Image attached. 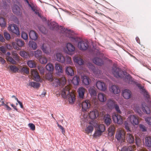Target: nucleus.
<instances>
[{
	"instance_id": "nucleus-64",
	"label": "nucleus",
	"mask_w": 151,
	"mask_h": 151,
	"mask_svg": "<svg viewBox=\"0 0 151 151\" xmlns=\"http://www.w3.org/2000/svg\"><path fill=\"white\" fill-rule=\"evenodd\" d=\"M145 120L147 124L149 125H151V117H148L146 118L145 119Z\"/></svg>"
},
{
	"instance_id": "nucleus-51",
	"label": "nucleus",
	"mask_w": 151,
	"mask_h": 151,
	"mask_svg": "<svg viewBox=\"0 0 151 151\" xmlns=\"http://www.w3.org/2000/svg\"><path fill=\"white\" fill-rule=\"evenodd\" d=\"M30 46L32 47L33 50H35L37 47V44L35 42H30L29 43Z\"/></svg>"
},
{
	"instance_id": "nucleus-22",
	"label": "nucleus",
	"mask_w": 151,
	"mask_h": 151,
	"mask_svg": "<svg viewBox=\"0 0 151 151\" xmlns=\"http://www.w3.org/2000/svg\"><path fill=\"white\" fill-rule=\"evenodd\" d=\"M29 35L30 39L35 40L37 39L38 37V35L37 33L33 30L30 31L29 33Z\"/></svg>"
},
{
	"instance_id": "nucleus-24",
	"label": "nucleus",
	"mask_w": 151,
	"mask_h": 151,
	"mask_svg": "<svg viewBox=\"0 0 151 151\" xmlns=\"http://www.w3.org/2000/svg\"><path fill=\"white\" fill-rule=\"evenodd\" d=\"M93 61L94 63L98 65H101L104 63L103 61L101 59L97 57L93 59Z\"/></svg>"
},
{
	"instance_id": "nucleus-3",
	"label": "nucleus",
	"mask_w": 151,
	"mask_h": 151,
	"mask_svg": "<svg viewBox=\"0 0 151 151\" xmlns=\"http://www.w3.org/2000/svg\"><path fill=\"white\" fill-rule=\"evenodd\" d=\"M49 80L52 83V85L55 87L58 86L60 85H64L65 84L66 82V80L64 77L59 79L50 78Z\"/></svg>"
},
{
	"instance_id": "nucleus-60",
	"label": "nucleus",
	"mask_w": 151,
	"mask_h": 151,
	"mask_svg": "<svg viewBox=\"0 0 151 151\" xmlns=\"http://www.w3.org/2000/svg\"><path fill=\"white\" fill-rule=\"evenodd\" d=\"M102 132H101V131L97 129L96 131L94 134V136L96 137H99L101 135Z\"/></svg>"
},
{
	"instance_id": "nucleus-49",
	"label": "nucleus",
	"mask_w": 151,
	"mask_h": 151,
	"mask_svg": "<svg viewBox=\"0 0 151 151\" xmlns=\"http://www.w3.org/2000/svg\"><path fill=\"white\" fill-rule=\"evenodd\" d=\"M93 127L91 126H89L85 129L86 132L87 134L91 133L93 131Z\"/></svg>"
},
{
	"instance_id": "nucleus-48",
	"label": "nucleus",
	"mask_w": 151,
	"mask_h": 151,
	"mask_svg": "<svg viewBox=\"0 0 151 151\" xmlns=\"http://www.w3.org/2000/svg\"><path fill=\"white\" fill-rule=\"evenodd\" d=\"M93 53L96 56H99V57L102 56V53H101L99 50L96 49H94L93 52Z\"/></svg>"
},
{
	"instance_id": "nucleus-1",
	"label": "nucleus",
	"mask_w": 151,
	"mask_h": 151,
	"mask_svg": "<svg viewBox=\"0 0 151 151\" xmlns=\"http://www.w3.org/2000/svg\"><path fill=\"white\" fill-rule=\"evenodd\" d=\"M112 72L114 76L116 78H122L124 79H127L129 81H131L132 80V77L129 74H125L122 70L118 67L116 65H114L113 66Z\"/></svg>"
},
{
	"instance_id": "nucleus-55",
	"label": "nucleus",
	"mask_w": 151,
	"mask_h": 151,
	"mask_svg": "<svg viewBox=\"0 0 151 151\" xmlns=\"http://www.w3.org/2000/svg\"><path fill=\"white\" fill-rule=\"evenodd\" d=\"M21 37L24 40H27L28 38V35L27 34L24 32H22V33Z\"/></svg>"
},
{
	"instance_id": "nucleus-42",
	"label": "nucleus",
	"mask_w": 151,
	"mask_h": 151,
	"mask_svg": "<svg viewBox=\"0 0 151 151\" xmlns=\"http://www.w3.org/2000/svg\"><path fill=\"white\" fill-rule=\"evenodd\" d=\"M96 128L101 132H103L105 130V127L104 125L103 124L100 125H97L96 126Z\"/></svg>"
},
{
	"instance_id": "nucleus-56",
	"label": "nucleus",
	"mask_w": 151,
	"mask_h": 151,
	"mask_svg": "<svg viewBox=\"0 0 151 151\" xmlns=\"http://www.w3.org/2000/svg\"><path fill=\"white\" fill-rule=\"evenodd\" d=\"M135 141L138 147H140L141 145V139L139 138L136 137Z\"/></svg>"
},
{
	"instance_id": "nucleus-47",
	"label": "nucleus",
	"mask_w": 151,
	"mask_h": 151,
	"mask_svg": "<svg viewBox=\"0 0 151 151\" xmlns=\"http://www.w3.org/2000/svg\"><path fill=\"white\" fill-rule=\"evenodd\" d=\"M41 48L43 52L46 54H48L49 53V51L47 49V47L46 44H43L41 47Z\"/></svg>"
},
{
	"instance_id": "nucleus-5",
	"label": "nucleus",
	"mask_w": 151,
	"mask_h": 151,
	"mask_svg": "<svg viewBox=\"0 0 151 151\" xmlns=\"http://www.w3.org/2000/svg\"><path fill=\"white\" fill-rule=\"evenodd\" d=\"M8 29L9 31L17 35H20L18 28L15 24H10L9 25Z\"/></svg>"
},
{
	"instance_id": "nucleus-53",
	"label": "nucleus",
	"mask_w": 151,
	"mask_h": 151,
	"mask_svg": "<svg viewBox=\"0 0 151 151\" xmlns=\"http://www.w3.org/2000/svg\"><path fill=\"white\" fill-rule=\"evenodd\" d=\"M10 70L14 73H16L18 71L19 69L15 66L10 65Z\"/></svg>"
},
{
	"instance_id": "nucleus-38",
	"label": "nucleus",
	"mask_w": 151,
	"mask_h": 151,
	"mask_svg": "<svg viewBox=\"0 0 151 151\" xmlns=\"http://www.w3.org/2000/svg\"><path fill=\"white\" fill-rule=\"evenodd\" d=\"M80 81V80L79 77L77 76H75L73 78L72 82L73 84L77 85L79 84Z\"/></svg>"
},
{
	"instance_id": "nucleus-36",
	"label": "nucleus",
	"mask_w": 151,
	"mask_h": 151,
	"mask_svg": "<svg viewBox=\"0 0 151 151\" xmlns=\"http://www.w3.org/2000/svg\"><path fill=\"white\" fill-rule=\"evenodd\" d=\"M66 74L70 76H72L74 74V71L73 68L70 66L67 67L66 69Z\"/></svg>"
},
{
	"instance_id": "nucleus-28",
	"label": "nucleus",
	"mask_w": 151,
	"mask_h": 151,
	"mask_svg": "<svg viewBox=\"0 0 151 151\" xmlns=\"http://www.w3.org/2000/svg\"><path fill=\"white\" fill-rule=\"evenodd\" d=\"M82 82L85 85H88L91 82V80L89 78L86 76H83L82 78Z\"/></svg>"
},
{
	"instance_id": "nucleus-40",
	"label": "nucleus",
	"mask_w": 151,
	"mask_h": 151,
	"mask_svg": "<svg viewBox=\"0 0 151 151\" xmlns=\"http://www.w3.org/2000/svg\"><path fill=\"white\" fill-rule=\"evenodd\" d=\"M20 55L22 57L25 58H27L29 57V54L24 51H22L20 52Z\"/></svg>"
},
{
	"instance_id": "nucleus-14",
	"label": "nucleus",
	"mask_w": 151,
	"mask_h": 151,
	"mask_svg": "<svg viewBox=\"0 0 151 151\" xmlns=\"http://www.w3.org/2000/svg\"><path fill=\"white\" fill-rule=\"evenodd\" d=\"M132 95L131 91L128 89L124 90L122 91V96L124 98L126 99H130Z\"/></svg>"
},
{
	"instance_id": "nucleus-30",
	"label": "nucleus",
	"mask_w": 151,
	"mask_h": 151,
	"mask_svg": "<svg viewBox=\"0 0 151 151\" xmlns=\"http://www.w3.org/2000/svg\"><path fill=\"white\" fill-rule=\"evenodd\" d=\"M98 98L101 102H104L106 100V98L105 94L102 93H99L98 95Z\"/></svg>"
},
{
	"instance_id": "nucleus-25",
	"label": "nucleus",
	"mask_w": 151,
	"mask_h": 151,
	"mask_svg": "<svg viewBox=\"0 0 151 151\" xmlns=\"http://www.w3.org/2000/svg\"><path fill=\"white\" fill-rule=\"evenodd\" d=\"M57 60L61 63L65 62V58L63 55L60 53H57L56 55Z\"/></svg>"
},
{
	"instance_id": "nucleus-13",
	"label": "nucleus",
	"mask_w": 151,
	"mask_h": 151,
	"mask_svg": "<svg viewBox=\"0 0 151 151\" xmlns=\"http://www.w3.org/2000/svg\"><path fill=\"white\" fill-rule=\"evenodd\" d=\"M81 106L83 111H86L91 106L90 101L89 100H85L82 102Z\"/></svg>"
},
{
	"instance_id": "nucleus-23",
	"label": "nucleus",
	"mask_w": 151,
	"mask_h": 151,
	"mask_svg": "<svg viewBox=\"0 0 151 151\" xmlns=\"http://www.w3.org/2000/svg\"><path fill=\"white\" fill-rule=\"evenodd\" d=\"M73 59L75 62L78 63L80 65H82L84 63L83 60L79 56H75Z\"/></svg>"
},
{
	"instance_id": "nucleus-50",
	"label": "nucleus",
	"mask_w": 151,
	"mask_h": 151,
	"mask_svg": "<svg viewBox=\"0 0 151 151\" xmlns=\"http://www.w3.org/2000/svg\"><path fill=\"white\" fill-rule=\"evenodd\" d=\"M134 109L137 113L139 114L141 112L140 108L138 104H136L135 105L134 107Z\"/></svg>"
},
{
	"instance_id": "nucleus-61",
	"label": "nucleus",
	"mask_w": 151,
	"mask_h": 151,
	"mask_svg": "<svg viewBox=\"0 0 151 151\" xmlns=\"http://www.w3.org/2000/svg\"><path fill=\"white\" fill-rule=\"evenodd\" d=\"M4 35L5 39L7 40H9L10 39V36L9 34L6 32L4 33Z\"/></svg>"
},
{
	"instance_id": "nucleus-39",
	"label": "nucleus",
	"mask_w": 151,
	"mask_h": 151,
	"mask_svg": "<svg viewBox=\"0 0 151 151\" xmlns=\"http://www.w3.org/2000/svg\"><path fill=\"white\" fill-rule=\"evenodd\" d=\"M29 86L35 88H38L40 86V84L36 82H30L29 83Z\"/></svg>"
},
{
	"instance_id": "nucleus-12",
	"label": "nucleus",
	"mask_w": 151,
	"mask_h": 151,
	"mask_svg": "<svg viewBox=\"0 0 151 151\" xmlns=\"http://www.w3.org/2000/svg\"><path fill=\"white\" fill-rule=\"evenodd\" d=\"M65 32L66 33V36L70 38L71 40L75 41L76 42L78 41L79 39L78 37L74 36L73 35V33L70 30H65Z\"/></svg>"
},
{
	"instance_id": "nucleus-43",
	"label": "nucleus",
	"mask_w": 151,
	"mask_h": 151,
	"mask_svg": "<svg viewBox=\"0 0 151 151\" xmlns=\"http://www.w3.org/2000/svg\"><path fill=\"white\" fill-rule=\"evenodd\" d=\"M38 60H39L40 62L42 64H45L47 61V58L44 56H42L40 57Z\"/></svg>"
},
{
	"instance_id": "nucleus-32",
	"label": "nucleus",
	"mask_w": 151,
	"mask_h": 151,
	"mask_svg": "<svg viewBox=\"0 0 151 151\" xmlns=\"http://www.w3.org/2000/svg\"><path fill=\"white\" fill-rule=\"evenodd\" d=\"M32 53L34 55L35 57L38 59L42 56V52L40 50H38L35 51H32Z\"/></svg>"
},
{
	"instance_id": "nucleus-45",
	"label": "nucleus",
	"mask_w": 151,
	"mask_h": 151,
	"mask_svg": "<svg viewBox=\"0 0 151 151\" xmlns=\"http://www.w3.org/2000/svg\"><path fill=\"white\" fill-rule=\"evenodd\" d=\"M20 71L22 73L28 74L29 73V68L27 67H23L20 70Z\"/></svg>"
},
{
	"instance_id": "nucleus-62",
	"label": "nucleus",
	"mask_w": 151,
	"mask_h": 151,
	"mask_svg": "<svg viewBox=\"0 0 151 151\" xmlns=\"http://www.w3.org/2000/svg\"><path fill=\"white\" fill-rule=\"evenodd\" d=\"M114 107L118 113L121 114V111L119 109V106L117 104H115Z\"/></svg>"
},
{
	"instance_id": "nucleus-27",
	"label": "nucleus",
	"mask_w": 151,
	"mask_h": 151,
	"mask_svg": "<svg viewBox=\"0 0 151 151\" xmlns=\"http://www.w3.org/2000/svg\"><path fill=\"white\" fill-rule=\"evenodd\" d=\"M31 74L32 76L33 77L35 80H37L39 79L40 78L38 73L37 71L33 69L31 71Z\"/></svg>"
},
{
	"instance_id": "nucleus-21",
	"label": "nucleus",
	"mask_w": 151,
	"mask_h": 151,
	"mask_svg": "<svg viewBox=\"0 0 151 151\" xmlns=\"http://www.w3.org/2000/svg\"><path fill=\"white\" fill-rule=\"evenodd\" d=\"M136 150V147L134 145H132L128 147H124L122 150V151H134Z\"/></svg>"
},
{
	"instance_id": "nucleus-59",
	"label": "nucleus",
	"mask_w": 151,
	"mask_h": 151,
	"mask_svg": "<svg viewBox=\"0 0 151 151\" xmlns=\"http://www.w3.org/2000/svg\"><path fill=\"white\" fill-rule=\"evenodd\" d=\"M115 129V127L113 125H111L108 129V132L109 133H111L112 134L113 133Z\"/></svg>"
},
{
	"instance_id": "nucleus-34",
	"label": "nucleus",
	"mask_w": 151,
	"mask_h": 151,
	"mask_svg": "<svg viewBox=\"0 0 151 151\" xmlns=\"http://www.w3.org/2000/svg\"><path fill=\"white\" fill-rule=\"evenodd\" d=\"M115 105V101L111 99L108 100L106 104L107 107L110 109L113 108Z\"/></svg>"
},
{
	"instance_id": "nucleus-11",
	"label": "nucleus",
	"mask_w": 151,
	"mask_h": 151,
	"mask_svg": "<svg viewBox=\"0 0 151 151\" xmlns=\"http://www.w3.org/2000/svg\"><path fill=\"white\" fill-rule=\"evenodd\" d=\"M66 48L67 50H66V52L67 54L70 55L74 54L75 50V47L72 44L70 43H67Z\"/></svg>"
},
{
	"instance_id": "nucleus-9",
	"label": "nucleus",
	"mask_w": 151,
	"mask_h": 151,
	"mask_svg": "<svg viewBox=\"0 0 151 151\" xmlns=\"http://www.w3.org/2000/svg\"><path fill=\"white\" fill-rule=\"evenodd\" d=\"M112 119L114 122L118 124H122L123 122V117L120 115L116 114L113 115Z\"/></svg>"
},
{
	"instance_id": "nucleus-37",
	"label": "nucleus",
	"mask_w": 151,
	"mask_h": 151,
	"mask_svg": "<svg viewBox=\"0 0 151 151\" xmlns=\"http://www.w3.org/2000/svg\"><path fill=\"white\" fill-rule=\"evenodd\" d=\"M145 143L148 147H151V137L148 136L145 138Z\"/></svg>"
},
{
	"instance_id": "nucleus-63",
	"label": "nucleus",
	"mask_w": 151,
	"mask_h": 151,
	"mask_svg": "<svg viewBox=\"0 0 151 151\" xmlns=\"http://www.w3.org/2000/svg\"><path fill=\"white\" fill-rule=\"evenodd\" d=\"M139 127L140 129L143 132L147 131V128L144 125L142 124H140L139 125Z\"/></svg>"
},
{
	"instance_id": "nucleus-10",
	"label": "nucleus",
	"mask_w": 151,
	"mask_h": 151,
	"mask_svg": "<svg viewBox=\"0 0 151 151\" xmlns=\"http://www.w3.org/2000/svg\"><path fill=\"white\" fill-rule=\"evenodd\" d=\"M137 86L140 90L142 91L144 96L148 101H149L150 99V96L147 91L145 89L144 86H142L140 84H137Z\"/></svg>"
},
{
	"instance_id": "nucleus-15",
	"label": "nucleus",
	"mask_w": 151,
	"mask_h": 151,
	"mask_svg": "<svg viewBox=\"0 0 151 151\" xmlns=\"http://www.w3.org/2000/svg\"><path fill=\"white\" fill-rule=\"evenodd\" d=\"M131 123L134 125H137L139 123V119L137 116L131 115L129 117Z\"/></svg>"
},
{
	"instance_id": "nucleus-20",
	"label": "nucleus",
	"mask_w": 151,
	"mask_h": 151,
	"mask_svg": "<svg viewBox=\"0 0 151 151\" xmlns=\"http://www.w3.org/2000/svg\"><path fill=\"white\" fill-rule=\"evenodd\" d=\"M99 115L98 111L96 110L91 111L89 114V116L90 119H93L98 116Z\"/></svg>"
},
{
	"instance_id": "nucleus-46",
	"label": "nucleus",
	"mask_w": 151,
	"mask_h": 151,
	"mask_svg": "<svg viewBox=\"0 0 151 151\" xmlns=\"http://www.w3.org/2000/svg\"><path fill=\"white\" fill-rule=\"evenodd\" d=\"M46 68L47 70L52 71L54 69V67L52 64L49 63L47 64L46 66Z\"/></svg>"
},
{
	"instance_id": "nucleus-44",
	"label": "nucleus",
	"mask_w": 151,
	"mask_h": 151,
	"mask_svg": "<svg viewBox=\"0 0 151 151\" xmlns=\"http://www.w3.org/2000/svg\"><path fill=\"white\" fill-rule=\"evenodd\" d=\"M27 65L29 67L31 68H35L36 67L35 62L33 60L28 61L27 63Z\"/></svg>"
},
{
	"instance_id": "nucleus-33",
	"label": "nucleus",
	"mask_w": 151,
	"mask_h": 151,
	"mask_svg": "<svg viewBox=\"0 0 151 151\" xmlns=\"http://www.w3.org/2000/svg\"><path fill=\"white\" fill-rule=\"evenodd\" d=\"M145 104V103H143L142 104V109L144 112L145 113L147 114H149L150 112V108Z\"/></svg>"
},
{
	"instance_id": "nucleus-8",
	"label": "nucleus",
	"mask_w": 151,
	"mask_h": 151,
	"mask_svg": "<svg viewBox=\"0 0 151 151\" xmlns=\"http://www.w3.org/2000/svg\"><path fill=\"white\" fill-rule=\"evenodd\" d=\"M125 133L123 129H119L115 135L116 138L118 140L123 139L124 138Z\"/></svg>"
},
{
	"instance_id": "nucleus-26",
	"label": "nucleus",
	"mask_w": 151,
	"mask_h": 151,
	"mask_svg": "<svg viewBox=\"0 0 151 151\" xmlns=\"http://www.w3.org/2000/svg\"><path fill=\"white\" fill-rule=\"evenodd\" d=\"M86 90L83 87H81L79 88L78 90V92L79 97L81 98H83L84 93Z\"/></svg>"
},
{
	"instance_id": "nucleus-41",
	"label": "nucleus",
	"mask_w": 151,
	"mask_h": 151,
	"mask_svg": "<svg viewBox=\"0 0 151 151\" xmlns=\"http://www.w3.org/2000/svg\"><path fill=\"white\" fill-rule=\"evenodd\" d=\"M89 92L91 96H95L96 95V92L93 87H91L89 90Z\"/></svg>"
},
{
	"instance_id": "nucleus-57",
	"label": "nucleus",
	"mask_w": 151,
	"mask_h": 151,
	"mask_svg": "<svg viewBox=\"0 0 151 151\" xmlns=\"http://www.w3.org/2000/svg\"><path fill=\"white\" fill-rule=\"evenodd\" d=\"M7 60L11 63L12 64H15L16 62L13 59V58L10 57L9 56L7 58Z\"/></svg>"
},
{
	"instance_id": "nucleus-35",
	"label": "nucleus",
	"mask_w": 151,
	"mask_h": 151,
	"mask_svg": "<svg viewBox=\"0 0 151 151\" xmlns=\"http://www.w3.org/2000/svg\"><path fill=\"white\" fill-rule=\"evenodd\" d=\"M12 9L13 12L15 14H18L20 12V9L17 5L14 6Z\"/></svg>"
},
{
	"instance_id": "nucleus-17",
	"label": "nucleus",
	"mask_w": 151,
	"mask_h": 151,
	"mask_svg": "<svg viewBox=\"0 0 151 151\" xmlns=\"http://www.w3.org/2000/svg\"><path fill=\"white\" fill-rule=\"evenodd\" d=\"M96 85L98 88L100 90L105 91L106 89V87L105 83L102 81H97Z\"/></svg>"
},
{
	"instance_id": "nucleus-52",
	"label": "nucleus",
	"mask_w": 151,
	"mask_h": 151,
	"mask_svg": "<svg viewBox=\"0 0 151 151\" xmlns=\"http://www.w3.org/2000/svg\"><path fill=\"white\" fill-rule=\"evenodd\" d=\"M6 23L4 19L2 17H0V25L1 27H5Z\"/></svg>"
},
{
	"instance_id": "nucleus-4",
	"label": "nucleus",
	"mask_w": 151,
	"mask_h": 151,
	"mask_svg": "<svg viewBox=\"0 0 151 151\" xmlns=\"http://www.w3.org/2000/svg\"><path fill=\"white\" fill-rule=\"evenodd\" d=\"M24 1L27 2L29 7L31 8L32 10L34 12L35 14L37 15L40 18H42L43 16L39 13L40 9L36 4H34L33 3H29L28 0H24Z\"/></svg>"
},
{
	"instance_id": "nucleus-19",
	"label": "nucleus",
	"mask_w": 151,
	"mask_h": 151,
	"mask_svg": "<svg viewBox=\"0 0 151 151\" xmlns=\"http://www.w3.org/2000/svg\"><path fill=\"white\" fill-rule=\"evenodd\" d=\"M104 120L105 124L107 126L109 125L112 122L111 116L108 114L105 115Z\"/></svg>"
},
{
	"instance_id": "nucleus-58",
	"label": "nucleus",
	"mask_w": 151,
	"mask_h": 151,
	"mask_svg": "<svg viewBox=\"0 0 151 151\" xmlns=\"http://www.w3.org/2000/svg\"><path fill=\"white\" fill-rule=\"evenodd\" d=\"M124 125L125 126V128L127 130V132H130L131 131L130 130L129 124L126 122H124Z\"/></svg>"
},
{
	"instance_id": "nucleus-7",
	"label": "nucleus",
	"mask_w": 151,
	"mask_h": 151,
	"mask_svg": "<svg viewBox=\"0 0 151 151\" xmlns=\"http://www.w3.org/2000/svg\"><path fill=\"white\" fill-rule=\"evenodd\" d=\"M24 45V42L20 39H18L17 40V43L13 42L12 43V45L14 49L17 50H19V47H22Z\"/></svg>"
},
{
	"instance_id": "nucleus-54",
	"label": "nucleus",
	"mask_w": 151,
	"mask_h": 151,
	"mask_svg": "<svg viewBox=\"0 0 151 151\" xmlns=\"http://www.w3.org/2000/svg\"><path fill=\"white\" fill-rule=\"evenodd\" d=\"M65 62L67 64L72 65V64L71 58L69 56H67L66 57Z\"/></svg>"
},
{
	"instance_id": "nucleus-31",
	"label": "nucleus",
	"mask_w": 151,
	"mask_h": 151,
	"mask_svg": "<svg viewBox=\"0 0 151 151\" xmlns=\"http://www.w3.org/2000/svg\"><path fill=\"white\" fill-rule=\"evenodd\" d=\"M55 69L56 72L59 73H62L63 71V69L62 65L59 63H57L55 64Z\"/></svg>"
},
{
	"instance_id": "nucleus-29",
	"label": "nucleus",
	"mask_w": 151,
	"mask_h": 151,
	"mask_svg": "<svg viewBox=\"0 0 151 151\" xmlns=\"http://www.w3.org/2000/svg\"><path fill=\"white\" fill-rule=\"evenodd\" d=\"M127 140L130 143H133L134 142V138L133 136L130 133H127Z\"/></svg>"
},
{
	"instance_id": "nucleus-18",
	"label": "nucleus",
	"mask_w": 151,
	"mask_h": 151,
	"mask_svg": "<svg viewBox=\"0 0 151 151\" xmlns=\"http://www.w3.org/2000/svg\"><path fill=\"white\" fill-rule=\"evenodd\" d=\"M110 91L115 94H118L120 92L119 87L117 86L114 85H113L111 86Z\"/></svg>"
},
{
	"instance_id": "nucleus-6",
	"label": "nucleus",
	"mask_w": 151,
	"mask_h": 151,
	"mask_svg": "<svg viewBox=\"0 0 151 151\" xmlns=\"http://www.w3.org/2000/svg\"><path fill=\"white\" fill-rule=\"evenodd\" d=\"M78 46L81 50H86L88 47V42L87 41H81L78 42Z\"/></svg>"
},
{
	"instance_id": "nucleus-16",
	"label": "nucleus",
	"mask_w": 151,
	"mask_h": 151,
	"mask_svg": "<svg viewBox=\"0 0 151 151\" xmlns=\"http://www.w3.org/2000/svg\"><path fill=\"white\" fill-rule=\"evenodd\" d=\"M48 26L50 29L54 30L57 31L59 29V26L55 22L51 21L48 23Z\"/></svg>"
},
{
	"instance_id": "nucleus-2",
	"label": "nucleus",
	"mask_w": 151,
	"mask_h": 151,
	"mask_svg": "<svg viewBox=\"0 0 151 151\" xmlns=\"http://www.w3.org/2000/svg\"><path fill=\"white\" fill-rule=\"evenodd\" d=\"M70 87L68 86H66L61 91V94L64 98H66L68 96L69 103L73 104L75 101V96L73 92H70Z\"/></svg>"
}]
</instances>
